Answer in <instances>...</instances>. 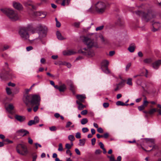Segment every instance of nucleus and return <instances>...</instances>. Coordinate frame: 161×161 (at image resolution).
I'll list each match as a JSON object with an SVG mask.
<instances>
[{
	"mask_svg": "<svg viewBox=\"0 0 161 161\" xmlns=\"http://www.w3.org/2000/svg\"><path fill=\"white\" fill-rule=\"evenodd\" d=\"M83 41L87 46L88 47L81 48L78 51V52L89 57L94 56L95 55L94 52L90 48L94 47H98L97 42L88 37H85Z\"/></svg>",
	"mask_w": 161,
	"mask_h": 161,
	"instance_id": "f257e3e1",
	"label": "nucleus"
},
{
	"mask_svg": "<svg viewBox=\"0 0 161 161\" xmlns=\"http://www.w3.org/2000/svg\"><path fill=\"white\" fill-rule=\"evenodd\" d=\"M23 100L27 105L29 104H31L32 106L36 104L40 105L41 97L38 95L31 94L24 96Z\"/></svg>",
	"mask_w": 161,
	"mask_h": 161,
	"instance_id": "f03ea898",
	"label": "nucleus"
},
{
	"mask_svg": "<svg viewBox=\"0 0 161 161\" xmlns=\"http://www.w3.org/2000/svg\"><path fill=\"white\" fill-rule=\"evenodd\" d=\"M1 11L6 14L8 17L12 21H15L19 20L20 16L17 12L14 9L10 8L1 9Z\"/></svg>",
	"mask_w": 161,
	"mask_h": 161,
	"instance_id": "7ed1b4c3",
	"label": "nucleus"
},
{
	"mask_svg": "<svg viewBox=\"0 0 161 161\" xmlns=\"http://www.w3.org/2000/svg\"><path fill=\"white\" fill-rule=\"evenodd\" d=\"M30 31L32 33L35 32V30L29 27H23L20 29L19 33L20 37L23 40H27L29 39V35L28 32Z\"/></svg>",
	"mask_w": 161,
	"mask_h": 161,
	"instance_id": "20e7f679",
	"label": "nucleus"
},
{
	"mask_svg": "<svg viewBox=\"0 0 161 161\" xmlns=\"http://www.w3.org/2000/svg\"><path fill=\"white\" fill-rule=\"evenodd\" d=\"M107 7L106 3L102 1H99L95 4L96 11L99 14H102L106 11Z\"/></svg>",
	"mask_w": 161,
	"mask_h": 161,
	"instance_id": "39448f33",
	"label": "nucleus"
},
{
	"mask_svg": "<svg viewBox=\"0 0 161 161\" xmlns=\"http://www.w3.org/2000/svg\"><path fill=\"white\" fill-rule=\"evenodd\" d=\"M36 29L38 31L39 38L42 42V39L45 37L47 35V28L44 25L41 24H39L37 25Z\"/></svg>",
	"mask_w": 161,
	"mask_h": 161,
	"instance_id": "423d86ee",
	"label": "nucleus"
},
{
	"mask_svg": "<svg viewBox=\"0 0 161 161\" xmlns=\"http://www.w3.org/2000/svg\"><path fill=\"white\" fill-rule=\"evenodd\" d=\"M136 14L138 16L141 17L143 20L147 22L151 18L154 17V16L152 12H149L147 14L140 11H137L136 12Z\"/></svg>",
	"mask_w": 161,
	"mask_h": 161,
	"instance_id": "0eeeda50",
	"label": "nucleus"
},
{
	"mask_svg": "<svg viewBox=\"0 0 161 161\" xmlns=\"http://www.w3.org/2000/svg\"><path fill=\"white\" fill-rule=\"evenodd\" d=\"M16 150L18 153L23 156L26 155L28 153L26 146L22 144H19L17 145Z\"/></svg>",
	"mask_w": 161,
	"mask_h": 161,
	"instance_id": "6e6552de",
	"label": "nucleus"
},
{
	"mask_svg": "<svg viewBox=\"0 0 161 161\" xmlns=\"http://www.w3.org/2000/svg\"><path fill=\"white\" fill-rule=\"evenodd\" d=\"M109 62L107 60H104L101 63V69L105 73L108 74L110 72L108 68Z\"/></svg>",
	"mask_w": 161,
	"mask_h": 161,
	"instance_id": "1a4fd4ad",
	"label": "nucleus"
},
{
	"mask_svg": "<svg viewBox=\"0 0 161 161\" xmlns=\"http://www.w3.org/2000/svg\"><path fill=\"white\" fill-rule=\"evenodd\" d=\"M12 6L15 9L19 10H22L23 8L22 5L20 3L16 1L12 2Z\"/></svg>",
	"mask_w": 161,
	"mask_h": 161,
	"instance_id": "9d476101",
	"label": "nucleus"
},
{
	"mask_svg": "<svg viewBox=\"0 0 161 161\" xmlns=\"http://www.w3.org/2000/svg\"><path fill=\"white\" fill-rule=\"evenodd\" d=\"M160 65H161V59L156 60L152 64V66L155 69H158Z\"/></svg>",
	"mask_w": 161,
	"mask_h": 161,
	"instance_id": "9b49d317",
	"label": "nucleus"
},
{
	"mask_svg": "<svg viewBox=\"0 0 161 161\" xmlns=\"http://www.w3.org/2000/svg\"><path fill=\"white\" fill-rule=\"evenodd\" d=\"M152 25L153 27L152 31L154 32L159 30L161 26L160 24L158 22H154L153 24Z\"/></svg>",
	"mask_w": 161,
	"mask_h": 161,
	"instance_id": "f8f14e48",
	"label": "nucleus"
},
{
	"mask_svg": "<svg viewBox=\"0 0 161 161\" xmlns=\"http://www.w3.org/2000/svg\"><path fill=\"white\" fill-rule=\"evenodd\" d=\"M54 88L58 89L60 92H64L66 89V86L64 84H62L60 86L56 85L55 86H54Z\"/></svg>",
	"mask_w": 161,
	"mask_h": 161,
	"instance_id": "ddd939ff",
	"label": "nucleus"
},
{
	"mask_svg": "<svg viewBox=\"0 0 161 161\" xmlns=\"http://www.w3.org/2000/svg\"><path fill=\"white\" fill-rule=\"evenodd\" d=\"M68 85L70 87V90L71 91L73 94H75V90L76 88V86L74 85L72 81L71 80H69L68 82Z\"/></svg>",
	"mask_w": 161,
	"mask_h": 161,
	"instance_id": "4468645a",
	"label": "nucleus"
},
{
	"mask_svg": "<svg viewBox=\"0 0 161 161\" xmlns=\"http://www.w3.org/2000/svg\"><path fill=\"white\" fill-rule=\"evenodd\" d=\"M17 132L19 135L22 136H24L27 134L29 133V132L27 130L24 129H21L17 131Z\"/></svg>",
	"mask_w": 161,
	"mask_h": 161,
	"instance_id": "2eb2a0df",
	"label": "nucleus"
},
{
	"mask_svg": "<svg viewBox=\"0 0 161 161\" xmlns=\"http://www.w3.org/2000/svg\"><path fill=\"white\" fill-rule=\"evenodd\" d=\"M23 4L25 7L31 6L33 9L35 8V6L33 5L32 2L30 0H27L23 2Z\"/></svg>",
	"mask_w": 161,
	"mask_h": 161,
	"instance_id": "dca6fc26",
	"label": "nucleus"
},
{
	"mask_svg": "<svg viewBox=\"0 0 161 161\" xmlns=\"http://www.w3.org/2000/svg\"><path fill=\"white\" fill-rule=\"evenodd\" d=\"M15 118L17 120L21 122L24 121L25 119V116L18 115H15Z\"/></svg>",
	"mask_w": 161,
	"mask_h": 161,
	"instance_id": "f3484780",
	"label": "nucleus"
},
{
	"mask_svg": "<svg viewBox=\"0 0 161 161\" xmlns=\"http://www.w3.org/2000/svg\"><path fill=\"white\" fill-rule=\"evenodd\" d=\"M14 105L12 103H10L6 107V109L9 113H11L12 111L14 110Z\"/></svg>",
	"mask_w": 161,
	"mask_h": 161,
	"instance_id": "a211bd4d",
	"label": "nucleus"
},
{
	"mask_svg": "<svg viewBox=\"0 0 161 161\" xmlns=\"http://www.w3.org/2000/svg\"><path fill=\"white\" fill-rule=\"evenodd\" d=\"M34 14L36 16H42V18H44L46 15V14L45 13L41 11L35 12L34 13Z\"/></svg>",
	"mask_w": 161,
	"mask_h": 161,
	"instance_id": "6ab92c4d",
	"label": "nucleus"
},
{
	"mask_svg": "<svg viewBox=\"0 0 161 161\" xmlns=\"http://www.w3.org/2000/svg\"><path fill=\"white\" fill-rule=\"evenodd\" d=\"M76 98L80 101L83 102L84 99L86 98V97L84 94L78 95H76Z\"/></svg>",
	"mask_w": 161,
	"mask_h": 161,
	"instance_id": "aec40b11",
	"label": "nucleus"
},
{
	"mask_svg": "<svg viewBox=\"0 0 161 161\" xmlns=\"http://www.w3.org/2000/svg\"><path fill=\"white\" fill-rule=\"evenodd\" d=\"M56 35L57 36V38L59 40H63L65 39V38H64L63 36H62L61 33L58 31H57L56 32Z\"/></svg>",
	"mask_w": 161,
	"mask_h": 161,
	"instance_id": "412c9836",
	"label": "nucleus"
},
{
	"mask_svg": "<svg viewBox=\"0 0 161 161\" xmlns=\"http://www.w3.org/2000/svg\"><path fill=\"white\" fill-rule=\"evenodd\" d=\"M135 48V46L134 44H132L130 45L128 48V50L131 53L134 52Z\"/></svg>",
	"mask_w": 161,
	"mask_h": 161,
	"instance_id": "4be33fe9",
	"label": "nucleus"
},
{
	"mask_svg": "<svg viewBox=\"0 0 161 161\" xmlns=\"http://www.w3.org/2000/svg\"><path fill=\"white\" fill-rule=\"evenodd\" d=\"M116 105H117L118 106L121 105V106H125V105L128 106V105H129L128 104H126V103H124L123 102L120 101H117L116 103Z\"/></svg>",
	"mask_w": 161,
	"mask_h": 161,
	"instance_id": "5701e85b",
	"label": "nucleus"
},
{
	"mask_svg": "<svg viewBox=\"0 0 161 161\" xmlns=\"http://www.w3.org/2000/svg\"><path fill=\"white\" fill-rule=\"evenodd\" d=\"M147 142H148V143L149 144L150 143H151V146L149 145V147H152V146H154V140L153 139H147Z\"/></svg>",
	"mask_w": 161,
	"mask_h": 161,
	"instance_id": "b1692460",
	"label": "nucleus"
},
{
	"mask_svg": "<svg viewBox=\"0 0 161 161\" xmlns=\"http://www.w3.org/2000/svg\"><path fill=\"white\" fill-rule=\"evenodd\" d=\"M71 0H63L61 4V5L64 6L65 5H68Z\"/></svg>",
	"mask_w": 161,
	"mask_h": 161,
	"instance_id": "393cba45",
	"label": "nucleus"
},
{
	"mask_svg": "<svg viewBox=\"0 0 161 161\" xmlns=\"http://www.w3.org/2000/svg\"><path fill=\"white\" fill-rule=\"evenodd\" d=\"M85 139H82L79 140V145L81 146H83L84 145L85 143Z\"/></svg>",
	"mask_w": 161,
	"mask_h": 161,
	"instance_id": "a878e982",
	"label": "nucleus"
},
{
	"mask_svg": "<svg viewBox=\"0 0 161 161\" xmlns=\"http://www.w3.org/2000/svg\"><path fill=\"white\" fill-rule=\"evenodd\" d=\"M88 122V120L87 118H85L82 119L81 120V124L84 125L86 124Z\"/></svg>",
	"mask_w": 161,
	"mask_h": 161,
	"instance_id": "bb28decb",
	"label": "nucleus"
},
{
	"mask_svg": "<svg viewBox=\"0 0 161 161\" xmlns=\"http://www.w3.org/2000/svg\"><path fill=\"white\" fill-rule=\"evenodd\" d=\"M149 86L148 83H146L145 84V85L142 86V87L143 88V89L144 91L147 92V90Z\"/></svg>",
	"mask_w": 161,
	"mask_h": 161,
	"instance_id": "cd10ccee",
	"label": "nucleus"
},
{
	"mask_svg": "<svg viewBox=\"0 0 161 161\" xmlns=\"http://www.w3.org/2000/svg\"><path fill=\"white\" fill-rule=\"evenodd\" d=\"M157 111V109L155 108L151 109L149 111V114L152 115Z\"/></svg>",
	"mask_w": 161,
	"mask_h": 161,
	"instance_id": "c85d7f7f",
	"label": "nucleus"
},
{
	"mask_svg": "<svg viewBox=\"0 0 161 161\" xmlns=\"http://www.w3.org/2000/svg\"><path fill=\"white\" fill-rule=\"evenodd\" d=\"M68 138L71 142H72L75 140L74 136L72 135H69L68 136Z\"/></svg>",
	"mask_w": 161,
	"mask_h": 161,
	"instance_id": "c756f323",
	"label": "nucleus"
},
{
	"mask_svg": "<svg viewBox=\"0 0 161 161\" xmlns=\"http://www.w3.org/2000/svg\"><path fill=\"white\" fill-rule=\"evenodd\" d=\"M58 151L59 152H62L63 150V148L62 144L61 143H60L58 144Z\"/></svg>",
	"mask_w": 161,
	"mask_h": 161,
	"instance_id": "7c9ffc66",
	"label": "nucleus"
},
{
	"mask_svg": "<svg viewBox=\"0 0 161 161\" xmlns=\"http://www.w3.org/2000/svg\"><path fill=\"white\" fill-rule=\"evenodd\" d=\"M33 120L34 121V123H35V124L38 123L39 121V118L37 116H35L34 118V120Z\"/></svg>",
	"mask_w": 161,
	"mask_h": 161,
	"instance_id": "2f4dec72",
	"label": "nucleus"
},
{
	"mask_svg": "<svg viewBox=\"0 0 161 161\" xmlns=\"http://www.w3.org/2000/svg\"><path fill=\"white\" fill-rule=\"evenodd\" d=\"M104 26L103 25H102L98 27H97L96 28V31H101L103 30L104 28Z\"/></svg>",
	"mask_w": 161,
	"mask_h": 161,
	"instance_id": "473e14b6",
	"label": "nucleus"
},
{
	"mask_svg": "<svg viewBox=\"0 0 161 161\" xmlns=\"http://www.w3.org/2000/svg\"><path fill=\"white\" fill-rule=\"evenodd\" d=\"M152 61V59L151 58H146L144 60V62L146 63H149Z\"/></svg>",
	"mask_w": 161,
	"mask_h": 161,
	"instance_id": "72a5a7b5",
	"label": "nucleus"
},
{
	"mask_svg": "<svg viewBox=\"0 0 161 161\" xmlns=\"http://www.w3.org/2000/svg\"><path fill=\"white\" fill-rule=\"evenodd\" d=\"M132 80L131 78H128L127 80V84L130 86H132Z\"/></svg>",
	"mask_w": 161,
	"mask_h": 161,
	"instance_id": "f704fd0d",
	"label": "nucleus"
},
{
	"mask_svg": "<svg viewBox=\"0 0 161 161\" xmlns=\"http://www.w3.org/2000/svg\"><path fill=\"white\" fill-rule=\"evenodd\" d=\"M69 53L70 55L75 54L76 53V52L74 50H69Z\"/></svg>",
	"mask_w": 161,
	"mask_h": 161,
	"instance_id": "c9c22d12",
	"label": "nucleus"
},
{
	"mask_svg": "<svg viewBox=\"0 0 161 161\" xmlns=\"http://www.w3.org/2000/svg\"><path fill=\"white\" fill-rule=\"evenodd\" d=\"M69 51L68 50H65L63 52V54L64 55L69 56L70 55V54L69 53Z\"/></svg>",
	"mask_w": 161,
	"mask_h": 161,
	"instance_id": "e433bc0d",
	"label": "nucleus"
},
{
	"mask_svg": "<svg viewBox=\"0 0 161 161\" xmlns=\"http://www.w3.org/2000/svg\"><path fill=\"white\" fill-rule=\"evenodd\" d=\"M86 107V106L83 105L82 104H80V105H79L78 106V109L79 110H82L84 108Z\"/></svg>",
	"mask_w": 161,
	"mask_h": 161,
	"instance_id": "4c0bfd02",
	"label": "nucleus"
},
{
	"mask_svg": "<svg viewBox=\"0 0 161 161\" xmlns=\"http://www.w3.org/2000/svg\"><path fill=\"white\" fill-rule=\"evenodd\" d=\"M55 21L56 22V26L58 27H59L61 26L60 23L58 21L56 18H55Z\"/></svg>",
	"mask_w": 161,
	"mask_h": 161,
	"instance_id": "58836bf2",
	"label": "nucleus"
},
{
	"mask_svg": "<svg viewBox=\"0 0 161 161\" xmlns=\"http://www.w3.org/2000/svg\"><path fill=\"white\" fill-rule=\"evenodd\" d=\"M72 124V123L70 121H68L66 123L65 127L66 128H68L70 127L71 125Z\"/></svg>",
	"mask_w": 161,
	"mask_h": 161,
	"instance_id": "ea45409f",
	"label": "nucleus"
},
{
	"mask_svg": "<svg viewBox=\"0 0 161 161\" xmlns=\"http://www.w3.org/2000/svg\"><path fill=\"white\" fill-rule=\"evenodd\" d=\"M7 93L8 95H10L11 94V91L9 88L7 87L6 89Z\"/></svg>",
	"mask_w": 161,
	"mask_h": 161,
	"instance_id": "a19ab883",
	"label": "nucleus"
},
{
	"mask_svg": "<svg viewBox=\"0 0 161 161\" xmlns=\"http://www.w3.org/2000/svg\"><path fill=\"white\" fill-rule=\"evenodd\" d=\"M49 130L51 131H55L57 130V128L55 126H52L49 127Z\"/></svg>",
	"mask_w": 161,
	"mask_h": 161,
	"instance_id": "79ce46f5",
	"label": "nucleus"
},
{
	"mask_svg": "<svg viewBox=\"0 0 161 161\" xmlns=\"http://www.w3.org/2000/svg\"><path fill=\"white\" fill-rule=\"evenodd\" d=\"M35 105H36V106L34 107L33 110L35 112H36L37 110L38 107L40 105H38L37 104H36Z\"/></svg>",
	"mask_w": 161,
	"mask_h": 161,
	"instance_id": "37998d69",
	"label": "nucleus"
},
{
	"mask_svg": "<svg viewBox=\"0 0 161 161\" xmlns=\"http://www.w3.org/2000/svg\"><path fill=\"white\" fill-rule=\"evenodd\" d=\"M82 131L83 133H86L89 131V129L87 127H84L82 128Z\"/></svg>",
	"mask_w": 161,
	"mask_h": 161,
	"instance_id": "c03bdc74",
	"label": "nucleus"
},
{
	"mask_svg": "<svg viewBox=\"0 0 161 161\" xmlns=\"http://www.w3.org/2000/svg\"><path fill=\"white\" fill-rule=\"evenodd\" d=\"M65 147L67 149H69L72 147L70 146V144L69 143L66 144Z\"/></svg>",
	"mask_w": 161,
	"mask_h": 161,
	"instance_id": "a18cd8bd",
	"label": "nucleus"
},
{
	"mask_svg": "<svg viewBox=\"0 0 161 161\" xmlns=\"http://www.w3.org/2000/svg\"><path fill=\"white\" fill-rule=\"evenodd\" d=\"M75 137L76 138L79 139L81 138V134L80 133L78 132L76 133Z\"/></svg>",
	"mask_w": 161,
	"mask_h": 161,
	"instance_id": "49530a36",
	"label": "nucleus"
},
{
	"mask_svg": "<svg viewBox=\"0 0 161 161\" xmlns=\"http://www.w3.org/2000/svg\"><path fill=\"white\" fill-rule=\"evenodd\" d=\"M148 103V102L147 100H144L143 103L142 105L145 107L147 105Z\"/></svg>",
	"mask_w": 161,
	"mask_h": 161,
	"instance_id": "de8ad7c7",
	"label": "nucleus"
},
{
	"mask_svg": "<svg viewBox=\"0 0 161 161\" xmlns=\"http://www.w3.org/2000/svg\"><path fill=\"white\" fill-rule=\"evenodd\" d=\"M34 124H35V123H34V121L33 120L29 121L28 123V125L29 126H31L33 125Z\"/></svg>",
	"mask_w": 161,
	"mask_h": 161,
	"instance_id": "09e8293b",
	"label": "nucleus"
},
{
	"mask_svg": "<svg viewBox=\"0 0 161 161\" xmlns=\"http://www.w3.org/2000/svg\"><path fill=\"white\" fill-rule=\"evenodd\" d=\"M131 65V63H129L127 64L125 68V70L126 71H127L128 70L129 68L130 67Z\"/></svg>",
	"mask_w": 161,
	"mask_h": 161,
	"instance_id": "8fccbe9b",
	"label": "nucleus"
},
{
	"mask_svg": "<svg viewBox=\"0 0 161 161\" xmlns=\"http://www.w3.org/2000/svg\"><path fill=\"white\" fill-rule=\"evenodd\" d=\"M138 110L139 111H142V110H143L145 108L144 106H143V105H142L141 106L138 107Z\"/></svg>",
	"mask_w": 161,
	"mask_h": 161,
	"instance_id": "3c124183",
	"label": "nucleus"
},
{
	"mask_svg": "<svg viewBox=\"0 0 161 161\" xmlns=\"http://www.w3.org/2000/svg\"><path fill=\"white\" fill-rule=\"evenodd\" d=\"M87 113V111L86 110H84L81 112V114L83 115H85Z\"/></svg>",
	"mask_w": 161,
	"mask_h": 161,
	"instance_id": "603ef678",
	"label": "nucleus"
},
{
	"mask_svg": "<svg viewBox=\"0 0 161 161\" xmlns=\"http://www.w3.org/2000/svg\"><path fill=\"white\" fill-rule=\"evenodd\" d=\"M97 131L98 132L101 133H103V129L101 127L98 128Z\"/></svg>",
	"mask_w": 161,
	"mask_h": 161,
	"instance_id": "864d4df0",
	"label": "nucleus"
},
{
	"mask_svg": "<svg viewBox=\"0 0 161 161\" xmlns=\"http://www.w3.org/2000/svg\"><path fill=\"white\" fill-rule=\"evenodd\" d=\"M80 23V22H75L74 23V25L76 27H78L79 26Z\"/></svg>",
	"mask_w": 161,
	"mask_h": 161,
	"instance_id": "5fc2aeb1",
	"label": "nucleus"
},
{
	"mask_svg": "<svg viewBox=\"0 0 161 161\" xmlns=\"http://www.w3.org/2000/svg\"><path fill=\"white\" fill-rule=\"evenodd\" d=\"M103 106L105 108H106L109 106V104L108 103H104L103 104Z\"/></svg>",
	"mask_w": 161,
	"mask_h": 161,
	"instance_id": "6e6d98bb",
	"label": "nucleus"
},
{
	"mask_svg": "<svg viewBox=\"0 0 161 161\" xmlns=\"http://www.w3.org/2000/svg\"><path fill=\"white\" fill-rule=\"evenodd\" d=\"M102 152V151L100 149H97L96 150L95 153L97 154H100Z\"/></svg>",
	"mask_w": 161,
	"mask_h": 161,
	"instance_id": "4d7b16f0",
	"label": "nucleus"
},
{
	"mask_svg": "<svg viewBox=\"0 0 161 161\" xmlns=\"http://www.w3.org/2000/svg\"><path fill=\"white\" fill-rule=\"evenodd\" d=\"M26 49L27 51H29L33 49V47L31 46H30L26 47Z\"/></svg>",
	"mask_w": 161,
	"mask_h": 161,
	"instance_id": "13d9d810",
	"label": "nucleus"
},
{
	"mask_svg": "<svg viewBox=\"0 0 161 161\" xmlns=\"http://www.w3.org/2000/svg\"><path fill=\"white\" fill-rule=\"evenodd\" d=\"M9 48V46L7 45H5L4 46L3 49V51H4L8 49Z\"/></svg>",
	"mask_w": 161,
	"mask_h": 161,
	"instance_id": "bf43d9fd",
	"label": "nucleus"
},
{
	"mask_svg": "<svg viewBox=\"0 0 161 161\" xmlns=\"http://www.w3.org/2000/svg\"><path fill=\"white\" fill-rule=\"evenodd\" d=\"M75 151L77 154L78 155H80V152L78 148H75Z\"/></svg>",
	"mask_w": 161,
	"mask_h": 161,
	"instance_id": "052dcab7",
	"label": "nucleus"
},
{
	"mask_svg": "<svg viewBox=\"0 0 161 161\" xmlns=\"http://www.w3.org/2000/svg\"><path fill=\"white\" fill-rule=\"evenodd\" d=\"M92 144V145H94L96 142V139L95 138H92L91 140Z\"/></svg>",
	"mask_w": 161,
	"mask_h": 161,
	"instance_id": "680f3d73",
	"label": "nucleus"
},
{
	"mask_svg": "<svg viewBox=\"0 0 161 161\" xmlns=\"http://www.w3.org/2000/svg\"><path fill=\"white\" fill-rule=\"evenodd\" d=\"M99 37L101 40L102 42H104L105 41V39L104 38L103 36L102 35H101L99 36Z\"/></svg>",
	"mask_w": 161,
	"mask_h": 161,
	"instance_id": "e2e57ef3",
	"label": "nucleus"
},
{
	"mask_svg": "<svg viewBox=\"0 0 161 161\" xmlns=\"http://www.w3.org/2000/svg\"><path fill=\"white\" fill-rule=\"evenodd\" d=\"M37 158V155L36 154L34 155L32 157V161H36Z\"/></svg>",
	"mask_w": 161,
	"mask_h": 161,
	"instance_id": "0e129e2a",
	"label": "nucleus"
},
{
	"mask_svg": "<svg viewBox=\"0 0 161 161\" xmlns=\"http://www.w3.org/2000/svg\"><path fill=\"white\" fill-rule=\"evenodd\" d=\"M66 153L67 154H69L70 156H71L72 155V153L71 152V151L69 149H67L66 151Z\"/></svg>",
	"mask_w": 161,
	"mask_h": 161,
	"instance_id": "69168bd1",
	"label": "nucleus"
},
{
	"mask_svg": "<svg viewBox=\"0 0 161 161\" xmlns=\"http://www.w3.org/2000/svg\"><path fill=\"white\" fill-rule=\"evenodd\" d=\"M109 136V134L108 133H106L104 134L103 137L105 138H107Z\"/></svg>",
	"mask_w": 161,
	"mask_h": 161,
	"instance_id": "338daca9",
	"label": "nucleus"
},
{
	"mask_svg": "<svg viewBox=\"0 0 161 161\" xmlns=\"http://www.w3.org/2000/svg\"><path fill=\"white\" fill-rule=\"evenodd\" d=\"M108 158H110V161H115L114 157L113 156H109Z\"/></svg>",
	"mask_w": 161,
	"mask_h": 161,
	"instance_id": "774afa93",
	"label": "nucleus"
}]
</instances>
